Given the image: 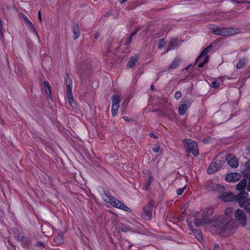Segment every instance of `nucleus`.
<instances>
[{
  "label": "nucleus",
  "instance_id": "30",
  "mask_svg": "<svg viewBox=\"0 0 250 250\" xmlns=\"http://www.w3.org/2000/svg\"><path fill=\"white\" fill-rule=\"evenodd\" d=\"M27 25L28 29L31 31L33 32L37 36L38 39H39V35L38 34L36 29L35 28L33 23L31 22H30L28 24H27Z\"/></svg>",
  "mask_w": 250,
  "mask_h": 250
},
{
  "label": "nucleus",
  "instance_id": "3",
  "mask_svg": "<svg viewBox=\"0 0 250 250\" xmlns=\"http://www.w3.org/2000/svg\"><path fill=\"white\" fill-rule=\"evenodd\" d=\"M103 198L105 202L110 204L113 207L122 209L128 212H130L131 211V209L125 206L122 202L113 197L109 196L105 194L104 196H103Z\"/></svg>",
  "mask_w": 250,
  "mask_h": 250
},
{
  "label": "nucleus",
  "instance_id": "13",
  "mask_svg": "<svg viewBox=\"0 0 250 250\" xmlns=\"http://www.w3.org/2000/svg\"><path fill=\"white\" fill-rule=\"evenodd\" d=\"M193 222L196 227H200L205 224L209 225L211 220L206 217L203 216L202 218L195 219Z\"/></svg>",
  "mask_w": 250,
  "mask_h": 250
},
{
  "label": "nucleus",
  "instance_id": "11",
  "mask_svg": "<svg viewBox=\"0 0 250 250\" xmlns=\"http://www.w3.org/2000/svg\"><path fill=\"white\" fill-rule=\"evenodd\" d=\"M219 198L224 202H228L237 201V195L235 196L232 192H224L219 196Z\"/></svg>",
  "mask_w": 250,
  "mask_h": 250
},
{
  "label": "nucleus",
  "instance_id": "10",
  "mask_svg": "<svg viewBox=\"0 0 250 250\" xmlns=\"http://www.w3.org/2000/svg\"><path fill=\"white\" fill-rule=\"evenodd\" d=\"M235 229V228L233 226V223L229 222L224 225L220 234L226 236L229 235L233 233Z\"/></svg>",
  "mask_w": 250,
  "mask_h": 250
},
{
  "label": "nucleus",
  "instance_id": "29",
  "mask_svg": "<svg viewBox=\"0 0 250 250\" xmlns=\"http://www.w3.org/2000/svg\"><path fill=\"white\" fill-rule=\"evenodd\" d=\"M219 187V185L215 183H210L208 184L207 188L208 190L216 191Z\"/></svg>",
  "mask_w": 250,
  "mask_h": 250
},
{
  "label": "nucleus",
  "instance_id": "36",
  "mask_svg": "<svg viewBox=\"0 0 250 250\" xmlns=\"http://www.w3.org/2000/svg\"><path fill=\"white\" fill-rule=\"evenodd\" d=\"M182 96V93L180 91H177L174 94V98L176 100H179Z\"/></svg>",
  "mask_w": 250,
  "mask_h": 250
},
{
  "label": "nucleus",
  "instance_id": "45",
  "mask_svg": "<svg viewBox=\"0 0 250 250\" xmlns=\"http://www.w3.org/2000/svg\"><path fill=\"white\" fill-rule=\"evenodd\" d=\"M232 2H235L236 3H245L246 2V1H237L236 0H230Z\"/></svg>",
  "mask_w": 250,
  "mask_h": 250
},
{
  "label": "nucleus",
  "instance_id": "16",
  "mask_svg": "<svg viewBox=\"0 0 250 250\" xmlns=\"http://www.w3.org/2000/svg\"><path fill=\"white\" fill-rule=\"evenodd\" d=\"M241 174L237 172H232L228 174L225 180L227 182H236L241 178Z\"/></svg>",
  "mask_w": 250,
  "mask_h": 250
},
{
  "label": "nucleus",
  "instance_id": "8",
  "mask_svg": "<svg viewBox=\"0 0 250 250\" xmlns=\"http://www.w3.org/2000/svg\"><path fill=\"white\" fill-rule=\"evenodd\" d=\"M154 205V202L152 200L148 202L144 208V212L142 214V217L146 220H150L152 217V211Z\"/></svg>",
  "mask_w": 250,
  "mask_h": 250
},
{
  "label": "nucleus",
  "instance_id": "24",
  "mask_svg": "<svg viewBox=\"0 0 250 250\" xmlns=\"http://www.w3.org/2000/svg\"><path fill=\"white\" fill-rule=\"evenodd\" d=\"M43 85L45 93L48 95V97L51 98V92L49 83L47 82H44Z\"/></svg>",
  "mask_w": 250,
  "mask_h": 250
},
{
  "label": "nucleus",
  "instance_id": "23",
  "mask_svg": "<svg viewBox=\"0 0 250 250\" xmlns=\"http://www.w3.org/2000/svg\"><path fill=\"white\" fill-rule=\"evenodd\" d=\"M41 229L42 233L44 235L48 236L50 234V232L51 230V228L48 225H45L44 226H42Z\"/></svg>",
  "mask_w": 250,
  "mask_h": 250
},
{
  "label": "nucleus",
  "instance_id": "31",
  "mask_svg": "<svg viewBox=\"0 0 250 250\" xmlns=\"http://www.w3.org/2000/svg\"><path fill=\"white\" fill-rule=\"evenodd\" d=\"M192 232L194 234L196 239L198 241H201L203 239L202 233L200 231H199L197 229H196V230H193V232Z\"/></svg>",
  "mask_w": 250,
  "mask_h": 250
},
{
  "label": "nucleus",
  "instance_id": "26",
  "mask_svg": "<svg viewBox=\"0 0 250 250\" xmlns=\"http://www.w3.org/2000/svg\"><path fill=\"white\" fill-rule=\"evenodd\" d=\"M54 241L57 245L62 244L63 242V235L62 233H59L57 236L54 239Z\"/></svg>",
  "mask_w": 250,
  "mask_h": 250
},
{
  "label": "nucleus",
  "instance_id": "48",
  "mask_svg": "<svg viewBox=\"0 0 250 250\" xmlns=\"http://www.w3.org/2000/svg\"><path fill=\"white\" fill-rule=\"evenodd\" d=\"M99 36H100V34H99V33H97L95 34V39H97Z\"/></svg>",
  "mask_w": 250,
  "mask_h": 250
},
{
  "label": "nucleus",
  "instance_id": "25",
  "mask_svg": "<svg viewBox=\"0 0 250 250\" xmlns=\"http://www.w3.org/2000/svg\"><path fill=\"white\" fill-rule=\"evenodd\" d=\"M140 29V27H137L134 31L131 33L130 36L128 38L126 39L125 41V45H127L130 43L131 42L133 37L136 34V33L139 31Z\"/></svg>",
  "mask_w": 250,
  "mask_h": 250
},
{
  "label": "nucleus",
  "instance_id": "21",
  "mask_svg": "<svg viewBox=\"0 0 250 250\" xmlns=\"http://www.w3.org/2000/svg\"><path fill=\"white\" fill-rule=\"evenodd\" d=\"M152 181V174L151 173L149 172L148 174V179L146 180V182L144 185L143 186V188L144 190H147Z\"/></svg>",
  "mask_w": 250,
  "mask_h": 250
},
{
  "label": "nucleus",
  "instance_id": "2",
  "mask_svg": "<svg viewBox=\"0 0 250 250\" xmlns=\"http://www.w3.org/2000/svg\"><path fill=\"white\" fill-rule=\"evenodd\" d=\"M65 85L66 87V95L69 103L73 108H76L77 105L74 102L72 93V81L68 73H67L66 75Z\"/></svg>",
  "mask_w": 250,
  "mask_h": 250
},
{
  "label": "nucleus",
  "instance_id": "17",
  "mask_svg": "<svg viewBox=\"0 0 250 250\" xmlns=\"http://www.w3.org/2000/svg\"><path fill=\"white\" fill-rule=\"evenodd\" d=\"M139 56L138 55H135L134 56H132L131 57L130 60L128 61L126 67L127 68H131L134 67L136 62L139 60Z\"/></svg>",
  "mask_w": 250,
  "mask_h": 250
},
{
  "label": "nucleus",
  "instance_id": "9",
  "mask_svg": "<svg viewBox=\"0 0 250 250\" xmlns=\"http://www.w3.org/2000/svg\"><path fill=\"white\" fill-rule=\"evenodd\" d=\"M236 220L243 226L246 227L247 223V218L245 212L241 209H237L234 214Z\"/></svg>",
  "mask_w": 250,
  "mask_h": 250
},
{
  "label": "nucleus",
  "instance_id": "37",
  "mask_svg": "<svg viewBox=\"0 0 250 250\" xmlns=\"http://www.w3.org/2000/svg\"><path fill=\"white\" fill-rule=\"evenodd\" d=\"M186 188V187L183 188H179L178 189H177L176 190V193L178 195H181L183 194L184 190Z\"/></svg>",
  "mask_w": 250,
  "mask_h": 250
},
{
  "label": "nucleus",
  "instance_id": "34",
  "mask_svg": "<svg viewBox=\"0 0 250 250\" xmlns=\"http://www.w3.org/2000/svg\"><path fill=\"white\" fill-rule=\"evenodd\" d=\"M17 238L19 241L24 242L25 240V237L23 235L20 234L17 235Z\"/></svg>",
  "mask_w": 250,
  "mask_h": 250
},
{
  "label": "nucleus",
  "instance_id": "44",
  "mask_svg": "<svg viewBox=\"0 0 250 250\" xmlns=\"http://www.w3.org/2000/svg\"><path fill=\"white\" fill-rule=\"evenodd\" d=\"M213 250H220V247L218 245L215 244L214 245Z\"/></svg>",
  "mask_w": 250,
  "mask_h": 250
},
{
  "label": "nucleus",
  "instance_id": "6",
  "mask_svg": "<svg viewBox=\"0 0 250 250\" xmlns=\"http://www.w3.org/2000/svg\"><path fill=\"white\" fill-rule=\"evenodd\" d=\"M241 32V30L239 28H220L219 27H217L216 29H214L212 31L214 34L220 36L234 35L240 34Z\"/></svg>",
  "mask_w": 250,
  "mask_h": 250
},
{
  "label": "nucleus",
  "instance_id": "39",
  "mask_svg": "<svg viewBox=\"0 0 250 250\" xmlns=\"http://www.w3.org/2000/svg\"><path fill=\"white\" fill-rule=\"evenodd\" d=\"M123 119L126 122H128V123H129V122H131V121H133L131 119H130V118H128V117H127V116H123Z\"/></svg>",
  "mask_w": 250,
  "mask_h": 250
},
{
  "label": "nucleus",
  "instance_id": "28",
  "mask_svg": "<svg viewBox=\"0 0 250 250\" xmlns=\"http://www.w3.org/2000/svg\"><path fill=\"white\" fill-rule=\"evenodd\" d=\"M111 100L112 102V105H120L121 100L119 96L113 95L111 98Z\"/></svg>",
  "mask_w": 250,
  "mask_h": 250
},
{
  "label": "nucleus",
  "instance_id": "22",
  "mask_svg": "<svg viewBox=\"0 0 250 250\" xmlns=\"http://www.w3.org/2000/svg\"><path fill=\"white\" fill-rule=\"evenodd\" d=\"M181 60L180 59L176 58L174 59L172 63L168 67V69H176L179 66Z\"/></svg>",
  "mask_w": 250,
  "mask_h": 250
},
{
  "label": "nucleus",
  "instance_id": "47",
  "mask_svg": "<svg viewBox=\"0 0 250 250\" xmlns=\"http://www.w3.org/2000/svg\"><path fill=\"white\" fill-rule=\"evenodd\" d=\"M120 230L123 232H126L127 231V229L125 227H122L121 228Z\"/></svg>",
  "mask_w": 250,
  "mask_h": 250
},
{
  "label": "nucleus",
  "instance_id": "43",
  "mask_svg": "<svg viewBox=\"0 0 250 250\" xmlns=\"http://www.w3.org/2000/svg\"><path fill=\"white\" fill-rule=\"evenodd\" d=\"M36 245L37 246H42V247L43 248L45 247L44 244L42 242H38L37 244Z\"/></svg>",
  "mask_w": 250,
  "mask_h": 250
},
{
  "label": "nucleus",
  "instance_id": "19",
  "mask_svg": "<svg viewBox=\"0 0 250 250\" xmlns=\"http://www.w3.org/2000/svg\"><path fill=\"white\" fill-rule=\"evenodd\" d=\"M248 61V60L246 58L240 59L236 64V68L238 70L242 68L247 65Z\"/></svg>",
  "mask_w": 250,
  "mask_h": 250
},
{
  "label": "nucleus",
  "instance_id": "38",
  "mask_svg": "<svg viewBox=\"0 0 250 250\" xmlns=\"http://www.w3.org/2000/svg\"><path fill=\"white\" fill-rule=\"evenodd\" d=\"M188 228L192 231L193 232V230H196V229H194L193 228L191 222H188Z\"/></svg>",
  "mask_w": 250,
  "mask_h": 250
},
{
  "label": "nucleus",
  "instance_id": "18",
  "mask_svg": "<svg viewBox=\"0 0 250 250\" xmlns=\"http://www.w3.org/2000/svg\"><path fill=\"white\" fill-rule=\"evenodd\" d=\"M178 39L177 38H173L171 39L169 43V45L167 50V52L169 51L175 49L178 44Z\"/></svg>",
  "mask_w": 250,
  "mask_h": 250
},
{
  "label": "nucleus",
  "instance_id": "27",
  "mask_svg": "<svg viewBox=\"0 0 250 250\" xmlns=\"http://www.w3.org/2000/svg\"><path fill=\"white\" fill-rule=\"evenodd\" d=\"M187 110V106L186 104H182L180 105L178 108V112L181 115H184Z\"/></svg>",
  "mask_w": 250,
  "mask_h": 250
},
{
  "label": "nucleus",
  "instance_id": "15",
  "mask_svg": "<svg viewBox=\"0 0 250 250\" xmlns=\"http://www.w3.org/2000/svg\"><path fill=\"white\" fill-rule=\"evenodd\" d=\"M209 225H211V226H213L219 231V232L221 233L222 229L224 226V224L222 222V219L221 218L211 220V222Z\"/></svg>",
  "mask_w": 250,
  "mask_h": 250
},
{
  "label": "nucleus",
  "instance_id": "46",
  "mask_svg": "<svg viewBox=\"0 0 250 250\" xmlns=\"http://www.w3.org/2000/svg\"><path fill=\"white\" fill-rule=\"evenodd\" d=\"M38 18H39L40 21L41 22L42 20L41 13L40 11H39V12H38Z\"/></svg>",
  "mask_w": 250,
  "mask_h": 250
},
{
  "label": "nucleus",
  "instance_id": "5",
  "mask_svg": "<svg viewBox=\"0 0 250 250\" xmlns=\"http://www.w3.org/2000/svg\"><path fill=\"white\" fill-rule=\"evenodd\" d=\"M213 45L210 44L204 48L202 51L200 55L196 60V62H200L198 65V67L201 68L204 65L208 62L209 61V56L208 53L212 48Z\"/></svg>",
  "mask_w": 250,
  "mask_h": 250
},
{
  "label": "nucleus",
  "instance_id": "14",
  "mask_svg": "<svg viewBox=\"0 0 250 250\" xmlns=\"http://www.w3.org/2000/svg\"><path fill=\"white\" fill-rule=\"evenodd\" d=\"M245 166L246 168L242 171V174L244 177L249 179L247 190L250 191V161L246 163Z\"/></svg>",
  "mask_w": 250,
  "mask_h": 250
},
{
  "label": "nucleus",
  "instance_id": "12",
  "mask_svg": "<svg viewBox=\"0 0 250 250\" xmlns=\"http://www.w3.org/2000/svg\"><path fill=\"white\" fill-rule=\"evenodd\" d=\"M225 161L226 160L228 164L232 167H237L239 164L237 158L232 154H228L226 156V158H224Z\"/></svg>",
  "mask_w": 250,
  "mask_h": 250
},
{
  "label": "nucleus",
  "instance_id": "49",
  "mask_svg": "<svg viewBox=\"0 0 250 250\" xmlns=\"http://www.w3.org/2000/svg\"><path fill=\"white\" fill-rule=\"evenodd\" d=\"M151 90H153L154 89V86L153 84H151L150 87Z\"/></svg>",
  "mask_w": 250,
  "mask_h": 250
},
{
  "label": "nucleus",
  "instance_id": "20",
  "mask_svg": "<svg viewBox=\"0 0 250 250\" xmlns=\"http://www.w3.org/2000/svg\"><path fill=\"white\" fill-rule=\"evenodd\" d=\"M72 32L74 34V39L76 40L80 36V32L78 25L77 24H74L72 27Z\"/></svg>",
  "mask_w": 250,
  "mask_h": 250
},
{
  "label": "nucleus",
  "instance_id": "33",
  "mask_svg": "<svg viewBox=\"0 0 250 250\" xmlns=\"http://www.w3.org/2000/svg\"><path fill=\"white\" fill-rule=\"evenodd\" d=\"M210 86H211L212 88H218V87H219V86H220V83H219V82H218V81H213V82L211 83Z\"/></svg>",
  "mask_w": 250,
  "mask_h": 250
},
{
  "label": "nucleus",
  "instance_id": "42",
  "mask_svg": "<svg viewBox=\"0 0 250 250\" xmlns=\"http://www.w3.org/2000/svg\"><path fill=\"white\" fill-rule=\"evenodd\" d=\"M159 150H160V148H159V147H157H157H154V148H153V151L154 152H156V153H158V152H159Z\"/></svg>",
  "mask_w": 250,
  "mask_h": 250
},
{
  "label": "nucleus",
  "instance_id": "35",
  "mask_svg": "<svg viewBox=\"0 0 250 250\" xmlns=\"http://www.w3.org/2000/svg\"><path fill=\"white\" fill-rule=\"evenodd\" d=\"M165 44V42L164 40V39H161L159 40V45H158V48L161 49L162 48Z\"/></svg>",
  "mask_w": 250,
  "mask_h": 250
},
{
  "label": "nucleus",
  "instance_id": "51",
  "mask_svg": "<svg viewBox=\"0 0 250 250\" xmlns=\"http://www.w3.org/2000/svg\"><path fill=\"white\" fill-rule=\"evenodd\" d=\"M95 1H96L97 0H94Z\"/></svg>",
  "mask_w": 250,
  "mask_h": 250
},
{
  "label": "nucleus",
  "instance_id": "40",
  "mask_svg": "<svg viewBox=\"0 0 250 250\" xmlns=\"http://www.w3.org/2000/svg\"><path fill=\"white\" fill-rule=\"evenodd\" d=\"M23 18L26 25L31 22L25 15H23Z\"/></svg>",
  "mask_w": 250,
  "mask_h": 250
},
{
  "label": "nucleus",
  "instance_id": "4",
  "mask_svg": "<svg viewBox=\"0 0 250 250\" xmlns=\"http://www.w3.org/2000/svg\"><path fill=\"white\" fill-rule=\"evenodd\" d=\"M224 163V158H220V156H216L208 167L207 173L209 174L214 173L222 167Z\"/></svg>",
  "mask_w": 250,
  "mask_h": 250
},
{
  "label": "nucleus",
  "instance_id": "50",
  "mask_svg": "<svg viewBox=\"0 0 250 250\" xmlns=\"http://www.w3.org/2000/svg\"><path fill=\"white\" fill-rule=\"evenodd\" d=\"M247 2H248V3H250V1H247Z\"/></svg>",
  "mask_w": 250,
  "mask_h": 250
},
{
  "label": "nucleus",
  "instance_id": "1",
  "mask_svg": "<svg viewBox=\"0 0 250 250\" xmlns=\"http://www.w3.org/2000/svg\"><path fill=\"white\" fill-rule=\"evenodd\" d=\"M247 185V180L243 179L236 185V189L239 191L237 195V201L241 208H244L247 213H250V198L246 199L248 196L246 191Z\"/></svg>",
  "mask_w": 250,
  "mask_h": 250
},
{
  "label": "nucleus",
  "instance_id": "7",
  "mask_svg": "<svg viewBox=\"0 0 250 250\" xmlns=\"http://www.w3.org/2000/svg\"><path fill=\"white\" fill-rule=\"evenodd\" d=\"M186 150L188 153H191L194 156L199 155L197 144L189 139H185L183 140Z\"/></svg>",
  "mask_w": 250,
  "mask_h": 250
},
{
  "label": "nucleus",
  "instance_id": "41",
  "mask_svg": "<svg viewBox=\"0 0 250 250\" xmlns=\"http://www.w3.org/2000/svg\"><path fill=\"white\" fill-rule=\"evenodd\" d=\"M149 136L152 138L157 139V136L153 134V132L149 133Z\"/></svg>",
  "mask_w": 250,
  "mask_h": 250
},
{
  "label": "nucleus",
  "instance_id": "32",
  "mask_svg": "<svg viewBox=\"0 0 250 250\" xmlns=\"http://www.w3.org/2000/svg\"><path fill=\"white\" fill-rule=\"evenodd\" d=\"M119 107L120 105H112L111 112L112 116H115L117 115Z\"/></svg>",
  "mask_w": 250,
  "mask_h": 250
}]
</instances>
